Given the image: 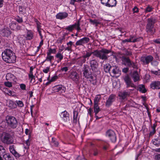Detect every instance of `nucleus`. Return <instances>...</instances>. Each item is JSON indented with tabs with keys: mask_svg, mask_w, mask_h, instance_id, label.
Listing matches in <instances>:
<instances>
[{
	"mask_svg": "<svg viewBox=\"0 0 160 160\" xmlns=\"http://www.w3.org/2000/svg\"><path fill=\"white\" fill-rule=\"evenodd\" d=\"M3 60L7 62L11 63L14 62L15 60V56L12 51L7 49L2 53Z\"/></svg>",
	"mask_w": 160,
	"mask_h": 160,
	"instance_id": "1",
	"label": "nucleus"
},
{
	"mask_svg": "<svg viewBox=\"0 0 160 160\" xmlns=\"http://www.w3.org/2000/svg\"><path fill=\"white\" fill-rule=\"evenodd\" d=\"M111 52V51L105 48H103L100 51L96 50L93 52V54L99 58L105 60L108 58L107 54Z\"/></svg>",
	"mask_w": 160,
	"mask_h": 160,
	"instance_id": "2",
	"label": "nucleus"
},
{
	"mask_svg": "<svg viewBox=\"0 0 160 160\" xmlns=\"http://www.w3.org/2000/svg\"><path fill=\"white\" fill-rule=\"evenodd\" d=\"M83 74L85 77L89 79V81L93 85H95L97 82V78L96 76L91 74L88 70L85 68L83 70Z\"/></svg>",
	"mask_w": 160,
	"mask_h": 160,
	"instance_id": "3",
	"label": "nucleus"
},
{
	"mask_svg": "<svg viewBox=\"0 0 160 160\" xmlns=\"http://www.w3.org/2000/svg\"><path fill=\"white\" fill-rule=\"evenodd\" d=\"M6 120L8 125L10 128H14L17 127L18 122L15 117L8 116L6 117Z\"/></svg>",
	"mask_w": 160,
	"mask_h": 160,
	"instance_id": "4",
	"label": "nucleus"
},
{
	"mask_svg": "<svg viewBox=\"0 0 160 160\" xmlns=\"http://www.w3.org/2000/svg\"><path fill=\"white\" fill-rule=\"evenodd\" d=\"M148 23L146 28V32L150 34H153L155 31L153 27L154 22H153L152 18H149L148 19Z\"/></svg>",
	"mask_w": 160,
	"mask_h": 160,
	"instance_id": "5",
	"label": "nucleus"
},
{
	"mask_svg": "<svg viewBox=\"0 0 160 160\" xmlns=\"http://www.w3.org/2000/svg\"><path fill=\"white\" fill-rule=\"evenodd\" d=\"M101 3L109 7L115 6L117 4L116 0H101Z\"/></svg>",
	"mask_w": 160,
	"mask_h": 160,
	"instance_id": "6",
	"label": "nucleus"
},
{
	"mask_svg": "<svg viewBox=\"0 0 160 160\" xmlns=\"http://www.w3.org/2000/svg\"><path fill=\"white\" fill-rule=\"evenodd\" d=\"M68 77L72 81L76 82H78L79 81V77L78 73L75 71H73L71 72Z\"/></svg>",
	"mask_w": 160,
	"mask_h": 160,
	"instance_id": "7",
	"label": "nucleus"
},
{
	"mask_svg": "<svg viewBox=\"0 0 160 160\" xmlns=\"http://www.w3.org/2000/svg\"><path fill=\"white\" fill-rule=\"evenodd\" d=\"M153 58L151 55L142 57L141 58V61L143 64H148L151 62L153 60Z\"/></svg>",
	"mask_w": 160,
	"mask_h": 160,
	"instance_id": "8",
	"label": "nucleus"
},
{
	"mask_svg": "<svg viewBox=\"0 0 160 160\" xmlns=\"http://www.w3.org/2000/svg\"><path fill=\"white\" fill-rule=\"evenodd\" d=\"M106 136L110 138L111 141L114 142L116 141V138L114 132L112 130H109L106 132Z\"/></svg>",
	"mask_w": 160,
	"mask_h": 160,
	"instance_id": "9",
	"label": "nucleus"
},
{
	"mask_svg": "<svg viewBox=\"0 0 160 160\" xmlns=\"http://www.w3.org/2000/svg\"><path fill=\"white\" fill-rule=\"evenodd\" d=\"M80 23L79 21H78L77 22L74 24L70 25L68 27H67L66 29L68 30L69 31H72L74 29H76L77 31H79L80 29V28L79 27Z\"/></svg>",
	"mask_w": 160,
	"mask_h": 160,
	"instance_id": "10",
	"label": "nucleus"
},
{
	"mask_svg": "<svg viewBox=\"0 0 160 160\" xmlns=\"http://www.w3.org/2000/svg\"><path fill=\"white\" fill-rule=\"evenodd\" d=\"M0 33L2 36L8 37L11 34V32L8 27H4L0 31Z\"/></svg>",
	"mask_w": 160,
	"mask_h": 160,
	"instance_id": "11",
	"label": "nucleus"
},
{
	"mask_svg": "<svg viewBox=\"0 0 160 160\" xmlns=\"http://www.w3.org/2000/svg\"><path fill=\"white\" fill-rule=\"evenodd\" d=\"M90 39L87 37H84L77 41L76 45L77 46L83 45L84 44L87 43L89 41Z\"/></svg>",
	"mask_w": 160,
	"mask_h": 160,
	"instance_id": "12",
	"label": "nucleus"
},
{
	"mask_svg": "<svg viewBox=\"0 0 160 160\" xmlns=\"http://www.w3.org/2000/svg\"><path fill=\"white\" fill-rule=\"evenodd\" d=\"M2 141L4 143L10 144L12 143V141L9 135L6 134L2 138Z\"/></svg>",
	"mask_w": 160,
	"mask_h": 160,
	"instance_id": "13",
	"label": "nucleus"
},
{
	"mask_svg": "<svg viewBox=\"0 0 160 160\" xmlns=\"http://www.w3.org/2000/svg\"><path fill=\"white\" fill-rule=\"evenodd\" d=\"M61 117L63 121L65 122H67L69 120V114L66 111L61 113Z\"/></svg>",
	"mask_w": 160,
	"mask_h": 160,
	"instance_id": "14",
	"label": "nucleus"
},
{
	"mask_svg": "<svg viewBox=\"0 0 160 160\" xmlns=\"http://www.w3.org/2000/svg\"><path fill=\"white\" fill-rule=\"evenodd\" d=\"M33 68L31 67L30 68V72L28 74V78L30 80L31 83H34L35 82V76L33 75Z\"/></svg>",
	"mask_w": 160,
	"mask_h": 160,
	"instance_id": "15",
	"label": "nucleus"
},
{
	"mask_svg": "<svg viewBox=\"0 0 160 160\" xmlns=\"http://www.w3.org/2000/svg\"><path fill=\"white\" fill-rule=\"evenodd\" d=\"M115 99V96L113 94L111 95L106 101V106H109L111 105Z\"/></svg>",
	"mask_w": 160,
	"mask_h": 160,
	"instance_id": "16",
	"label": "nucleus"
},
{
	"mask_svg": "<svg viewBox=\"0 0 160 160\" xmlns=\"http://www.w3.org/2000/svg\"><path fill=\"white\" fill-rule=\"evenodd\" d=\"M150 86L153 89H160V82L156 81L152 82L150 84Z\"/></svg>",
	"mask_w": 160,
	"mask_h": 160,
	"instance_id": "17",
	"label": "nucleus"
},
{
	"mask_svg": "<svg viewBox=\"0 0 160 160\" xmlns=\"http://www.w3.org/2000/svg\"><path fill=\"white\" fill-rule=\"evenodd\" d=\"M124 80L127 85V87L128 88L130 87H135V85L133 83L131 82L130 79L128 76H126L124 78Z\"/></svg>",
	"mask_w": 160,
	"mask_h": 160,
	"instance_id": "18",
	"label": "nucleus"
},
{
	"mask_svg": "<svg viewBox=\"0 0 160 160\" xmlns=\"http://www.w3.org/2000/svg\"><path fill=\"white\" fill-rule=\"evenodd\" d=\"M7 106L11 109L16 108L17 107V104L13 101L9 100L7 103Z\"/></svg>",
	"mask_w": 160,
	"mask_h": 160,
	"instance_id": "19",
	"label": "nucleus"
},
{
	"mask_svg": "<svg viewBox=\"0 0 160 160\" xmlns=\"http://www.w3.org/2000/svg\"><path fill=\"white\" fill-rule=\"evenodd\" d=\"M68 13L65 12H60L57 14V18L62 19L66 18L68 16Z\"/></svg>",
	"mask_w": 160,
	"mask_h": 160,
	"instance_id": "20",
	"label": "nucleus"
},
{
	"mask_svg": "<svg viewBox=\"0 0 160 160\" xmlns=\"http://www.w3.org/2000/svg\"><path fill=\"white\" fill-rule=\"evenodd\" d=\"M129 42H138L142 39V38L141 37L136 38L134 36H131L129 38H128Z\"/></svg>",
	"mask_w": 160,
	"mask_h": 160,
	"instance_id": "21",
	"label": "nucleus"
},
{
	"mask_svg": "<svg viewBox=\"0 0 160 160\" xmlns=\"http://www.w3.org/2000/svg\"><path fill=\"white\" fill-rule=\"evenodd\" d=\"M10 28L13 30L19 29L20 28V27H17V25L15 22H12L10 24Z\"/></svg>",
	"mask_w": 160,
	"mask_h": 160,
	"instance_id": "22",
	"label": "nucleus"
},
{
	"mask_svg": "<svg viewBox=\"0 0 160 160\" xmlns=\"http://www.w3.org/2000/svg\"><path fill=\"white\" fill-rule=\"evenodd\" d=\"M33 33L31 30H27L26 35V38L28 40H31L33 38Z\"/></svg>",
	"mask_w": 160,
	"mask_h": 160,
	"instance_id": "23",
	"label": "nucleus"
},
{
	"mask_svg": "<svg viewBox=\"0 0 160 160\" xmlns=\"http://www.w3.org/2000/svg\"><path fill=\"white\" fill-rule=\"evenodd\" d=\"M55 57L58 59L57 62L58 63L59 62L63 59V55L61 53H57L55 55Z\"/></svg>",
	"mask_w": 160,
	"mask_h": 160,
	"instance_id": "24",
	"label": "nucleus"
},
{
	"mask_svg": "<svg viewBox=\"0 0 160 160\" xmlns=\"http://www.w3.org/2000/svg\"><path fill=\"white\" fill-rule=\"evenodd\" d=\"M92 54H93V52H87L86 53L82 56L83 59L81 62L82 63L86 61V58H88Z\"/></svg>",
	"mask_w": 160,
	"mask_h": 160,
	"instance_id": "25",
	"label": "nucleus"
},
{
	"mask_svg": "<svg viewBox=\"0 0 160 160\" xmlns=\"http://www.w3.org/2000/svg\"><path fill=\"white\" fill-rule=\"evenodd\" d=\"M132 77L133 79V80L134 82H137L139 79V76L137 71H134L133 72Z\"/></svg>",
	"mask_w": 160,
	"mask_h": 160,
	"instance_id": "26",
	"label": "nucleus"
},
{
	"mask_svg": "<svg viewBox=\"0 0 160 160\" xmlns=\"http://www.w3.org/2000/svg\"><path fill=\"white\" fill-rule=\"evenodd\" d=\"M91 67L92 70H94L98 67L97 62L94 60L91 61L90 62Z\"/></svg>",
	"mask_w": 160,
	"mask_h": 160,
	"instance_id": "27",
	"label": "nucleus"
},
{
	"mask_svg": "<svg viewBox=\"0 0 160 160\" xmlns=\"http://www.w3.org/2000/svg\"><path fill=\"white\" fill-rule=\"evenodd\" d=\"M47 56H46V59L43 62L45 61H49L50 63L52 62V60L54 59V57L52 56H51L50 54H47Z\"/></svg>",
	"mask_w": 160,
	"mask_h": 160,
	"instance_id": "28",
	"label": "nucleus"
},
{
	"mask_svg": "<svg viewBox=\"0 0 160 160\" xmlns=\"http://www.w3.org/2000/svg\"><path fill=\"white\" fill-rule=\"evenodd\" d=\"M73 122L75 123H77L78 120V113L77 112L74 111L73 112Z\"/></svg>",
	"mask_w": 160,
	"mask_h": 160,
	"instance_id": "29",
	"label": "nucleus"
},
{
	"mask_svg": "<svg viewBox=\"0 0 160 160\" xmlns=\"http://www.w3.org/2000/svg\"><path fill=\"white\" fill-rule=\"evenodd\" d=\"M139 91L143 93H145L147 91L144 86L143 85H139Z\"/></svg>",
	"mask_w": 160,
	"mask_h": 160,
	"instance_id": "30",
	"label": "nucleus"
},
{
	"mask_svg": "<svg viewBox=\"0 0 160 160\" xmlns=\"http://www.w3.org/2000/svg\"><path fill=\"white\" fill-rule=\"evenodd\" d=\"M129 95V93L128 92H124L121 95V99L124 100L126 97Z\"/></svg>",
	"mask_w": 160,
	"mask_h": 160,
	"instance_id": "31",
	"label": "nucleus"
},
{
	"mask_svg": "<svg viewBox=\"0 0 160 160\" xmlns=\"http://www.w3.org/2000/svg\"><path fill=\"white\" fill-rule=\"evenodd\" d=\"M101 95H97L95 98L94 99V104H98V102L100 101L101 99Z\"/></svg>",
	"mask_w": 160,
	"mask_h": 160,
	"instance_id": "32",
	"label": "nucleus"
},
{
	"mask_svg": "<svg viewBox=\"0 0 160 160\" xmlns=\"http://www.w3.org/2000/svg\"><path fill=\"white\" fill-rule=\"evenodd\" d=\"M152 143L156 146L158 147L160 144V139L158 138L154 139L152 141Z\"/></svg>",
	"mask_w": 160,
	"mask_h": 160,
	"instance_id": "33",
	"label": "nucleus"
},
{
	"mask_svg": "<svg viewBox=\"0 0 160 160\" xmlns=\"http://www.w3.org/2000/svg\"><path fill=\"white\" fill-rule=\"evenodd\" d=\"M100 109L98 104H94V112L96 115L99 111Z\"/></svg>",
	"mask_w": 160,
	"mask_h": 160,
	"instance_id": "34",
	"label": "nucleus"
},
{
	"mask_svg": "<svg viewBox=\"0 0 160 160\" xmlns=\"http://www.w3.org/2000/svg\"><path fill=\"white\" fill-rule=\"evenodd\" d=\"M14 77L13 75L11 73H8L6 76V79L7 80H11Z\"/></svg>",
	"mask_w": 160,
	"mask_h": 160,
	"instance_id": "35",
	"label": "nucleus"
},
{
	"mask_svg": "<svg viewBox=\"0 0 160 160\" xmlns=\"http://www.w3.org/2000/svg\"><path fill=\"white\" fill-rule=\"evenodd\" d=\"M3 157L6 160H14V159L8 154H5Z\"/></svg>",
	"mask_w": 160,
	"mask_h": 160,
	"instance_id": "36",
	"label": "nucleus"
},
{
	"mask_svg": "<svg viewBox=\"0 0 160 160\" xmlns=\"http://www.w3.org/2000/svg\"><path fill=\"white\" fill-rule=\"evenodd\" d=\"M16 104L17 106L19 107H22L24 106V104L23 102L20 100H16Z\"/></svg>",
	"mask_w": 160,
	"mask_h": 160,
	"instance_id": "37",
	"label": "nucleus"
},
{
	"mask_svg": "<svg viewBox=\"0 0 160 160\" xmlns=\"http://www.w3.org/2000/svg\"><path fill=\"white\" fill-rule=\"evenodd\" d=\"M19 12L20 13L22 14H23L26 13V8L22 6H19Z\"/></svg>",
	"mask_w": 160,
	"mask_h": 160,
	"instance_id": "38",
	"label": "nucleus"
},
{
	"mask_svg": "<svg viewBox=\"0 0 160 160\" xmlns=\"http://www.w3.org/2000/svg\"><path fill=\"white\" fill-rule=\"evenodd\" d=\"M111 66L109 65V64H106L104 66V70L106 72H109L110 70V69L111 68Z\"/></svg>",
	"mask_w": 160,
	"mask_h": 160,
	"instance_id": "39",
	"label": "nucleus"
},
{
	"mask_svg": "<svg viewBox=\"0 0 160 160\" xmlns=\"http://www.w3.org/2000/svg\"><path fill=\"white\" fill-rule=\"evenodd\" d=\"M56 52V49L55 48L52 49L50 48L48 49V51L47 52V54L51 55V54L55 53Z\"/></svg>",
	"mask_w": 160,
	"mask_h": 160,
	"instance_id": "40",
	"label": "nucleus"
},
{
	"mask_svg": "<svg viewBox=\"0 0 160 160\" xmlns=\"http://www.w3.org/2000/svg\"><path fill=\"white\" fill-rule=\"evenodd\" d=\"M89 21L91 24L94 25H95L96 26L99 23V22L96 19L92 20L91 19H90Z\"/></svg>",
	"mask_w": 160,
	"mask_h": 160,
	"instance_id": "41",
	"label": "nucleus"
},
{
	"mask_svg": "<svg viewBox=\"0 0 160 160\" xmlns=\"http://www.w3.org/2000/svg\"><path fill=\"white\" fill-rule=\"evenodd\" d=\"M112 72L114 74H117L119 72V69L118 67H114L112 70Z\"/></svg>",
	"mask_w": 160,
	"mask_h": 160,
	"instance_id": "42",
	"label": "nucleus"
},
{
	"mask_svg": "<svg viewBox=\"0 0 160 160\" xmlns=\"http://www.w3.org/2000/svg\"><path fill=\"white\" fill-rule=\"evenodd\" d=\"M50 67H46L43 69L42 71L44 73H47L50 71Z\"/></svg>",
	"mask_w": 160,
	"mask_h": 160,
	"instance_id": "43",
	"label": "nucleus"
},
{
	"mask_svg": "<svg viewBox=\"0 0 160 160\" xmlns=\"http://www.w3.org/2000/svg\"><path fill=\"white\" fill-rule=\"evenodd\" d=\"M58 78V76L56 75L53 76L49 81L48 83L55 81Z\"/></svg>",
	"mask_w": 160,
	"mask_h": 160,
	"instance_id": "44",
	"label": "nucleus"
},
{
	"mask_svg": "<svg viewBox=\"0 0 160 160\" xmlns=\"http://www.w3.org/2000/svg\"><path fill=\"white\" fill-rule=\"evenodd\" d=\"M152 8L151 7L148 6L146 8L145 10V12L146 13L150 12L152 11Z\"/></svg>",
	"mask_w": 160,
	"mask_h": 160,
	"instance_id": "45",
	"label": "nucleus"
},
{
	"mask_svg": "<svg viewBox=\"0 0 160 160\" xmlns=\"http://www.w3.org/2000/svg\"><path fill=\"white\" fill-rule=\"evenodd\" d=\"M62 85H58L55 87V89L56 90L57 92H59L60 91L61 88H62Z\"/></svg>",
	"mask_w": 160,
	"mask_h": 160,
	"instance_id": "46",
	"label": "nucleus"
},
{
	"mask_svg": "<svg viewBox=\"0 0 160 160\" xmlns=\"http://www.w3.org/2000/svg\"><path fill=\"white\" fill-rule=\"evenodd\" d=\"M5 85L9 88L11 87L12 86V83L9 82H4Z\"/></svg>",
	"mask_w": 160,
	"mask_h": 160,
	"instance_id": "47",
	"label": "nucleus"
},
{
	"mask_svg": "<svg viewBox=\"0 0 160 160\" xmlns=\"http://www.w3.org/2000/svg\"><path fill=\"white\" fill-rule=\"evenodd\" d=\"M9 150L10 152L12 154L16 151L13 146H11L9 147Z\"/></svg>",
	"mask_w": 160,
	"mask_h": 160,
	"instance_id": "48",
	"label": "nucleus"
},
{
	"mask_svg": "<svg viewBox=\"0 0 160 160\" xmlns=\"http://www.w3.org/2000/svg\"><path fill=\"white\" fill-rule=\"evenodd\" d=\"M151 72L153 74L156 75H159L160 74V72H159V71H155L151 70Z\"/></svg>",
	"mask_w": 160,
	"mask_h": 160,
	"instance_id": "49",
	"label": "nucleus"
},
{
	"mask_svg": "<svg viewBox=\"0 0 160 160\" xmlns=\"http://www.w3.org/2000/svg\"><path fill=\"white\" fill-rule=\"evenodd\" d=\"M20 87L21 89L22 90H26V85L23 83H22L20 84Z\"/></svg>",
	"mask_w": 160,
	"mask_h": 160,
	"instance_id": "50",
	"label": "nucleus"
},
{
	"mask_svg": "<svg viewBox=\"0 0 160 160\" xmlns=\"http://www.w3.org/2000/svg\"><path fill=\"white\" fill-rule=\"evenodd\" d=\"M125 61L126 62V64L127 65L130 66L131 64V61L128 58H126Z\"/></svg>",
	"mask_w": 160,
	"mask_h": 160,
	"instance_id": "51",
	"label": "nucleus"
},
{
	"mask_svg": "<svg viewBox=\"0 0 160 160\" xmlns=\"http://www.w3.org/2000/svg\"><path fill=\"white\" fill-rule=\"evenodd\" d=\"M25 144H26V148H28L29 146H30V142L29 139L27 140L25 142Z\"/></svg>",
	"mask_w": 160,
	"mask_h": 160,
	"instance_id": "52",
	"label": "nucleus"
},
{
	"mask_svg": "<svg viewBox=\"0 0 160 160\" xmlns=\"http://www.w3.org/2000/svg\"><path fill=\"white\" fill-rule=\"evenodd\" d=\"M12 154L14 155L16 158H18L20 156V155L16 151L15 152L13 153Z\"/></svg>",
	"mask_w": 160,
	"mask_h": 160,
	"instance_id": "53",
	"label": "nucleus"
},
{
	"mask_svg": "<svg viewBox=\"0 0 160 160\" xmlns=\"http://www.w3.org/2000/svg\"><path fill=\"white\" fill-rule=\"evenodd\" d=\"M132 11L134 13H137L138 12V8L137 7H135L133 8Z\"/></svg>",
	"mask_w": 160,
	"mask_h": 160,
	"instance_id": "54",
	"label": "nucleus"
},
{
	"mask_svg": "<svg viewBox=\"0 0 160 160\" xmlns=\"http://www.w3.org/2000/svg\"><path fill=\"white\" fill-rule=\"evenodd\" d=\"M36 23V25H37V29H41V25H40V23H39L38 22H37Z\"/></svg>",
	"mask_w": 160,
	"mask_h": 160,
	"instance_id": "55",
	"label": "nucleus"
},
{
	"mask_svg": "<svg viewBox=\"0 0 160 160\" xmlns=\"http://www.w3.org/2000/svg\"><path fill=\"white\" fill-rule=\"evenodd\" d=\"M61 70L62 71H64L65 72H66L68 70V68L67 67H65L62 68L61 69Z\"/></svg>",
	"mask_w": 160,
	"mask_h": 160,
	"instance_id": "56",
	"label": "nucleus"
},
{
	"mask_svg": "<svg viewBox=\"0 0 160 160\" xmlns=\"http://www.w3.org/2000/svg\"><path fill=\"white\" fill-rule=\"evenodd\" d=\"M155 132V129L153 128V130L152 131H151L149 133V135L150 136H152L153 135Z\"/></svg>",
	"mask_w": 160,
	"mask_h": 160,
	"instance_id": "57",
	"label": "nucleus"
},
{
	"mask_svg": "<svg viewBox=\"0 0 160 160\" xmlns=\"http://www.w3.org/2000/svg\"><path fill=\"white\" fill-rule=\"evenodd\" d=\"M151 64L153 65L157 66L158 64V62L156 61H154L151 62Z\"/></svg>",
	"mask_w": 160,
	"mask_h": 160,
	"instance_id": "58",
	"label": "nucleus"
},
{
	"mask_svg": "<svg viewBox=\"0 0 160 160\" xmlns=\"http://www.w3.org/2000/svg\"><path fill=\"white\" fill-rule=\"evenodd\" d=\"M43 40H42L39 43V46L38 47V48L39 49L41 48V47L43 44Z\"/></svg>",
	"mask_w": 160,
	"mask_h": 160,
	"instance_id": "59",
	"label": "nucleus"
},
{
	"mask_svg": "<svg viewBox=\"0 0 160 160\" xmlns=\"http://www.w3.org/2000/svg\"><path fill=\"white\" fill-rule=\"evenodd\" d=\"M62 88H61V90L60 91L61 92H65L66 90V88L62 86Z\"/></svg>",
	"mask_w": 160,
	"mask_h": 160,
	"instance_id": "60",
	"label": "nucleus"
},
{
	"mask_svg": "<svg viewBox=\"0 0 160 160\" xmlns=\"http://www.w3.org/2000/svg\"><path fill=\"white\" fill-rule=\"evenodd\" d=\"M155 158L156 160H160V154H158L156 155Z\"/></svg>",
	"mask_w": 160,
	"mask_h": 160,
	"instance_id": "61",
	"label": "nucleus"
},
{
	"mask_svg": "<svg viewBox=\"0 0 160 160\" xmlns=\"http://www.w3.org/2000/svg\"><path fill=\"white\" fill-rule=\"evenodd\" d=\"M16 21L19 23H21L22 22V18H19L16 19Z\"/></svg>",
	"mask_w": 160,
	"mask_h": 160,
	"instance_id": "62",
	"label": "nucleus"
},
{
	"mask_svg": "<svg viewBox=\"0 0 160 160\" xmlns=\"http://www.w3.org/2000/svg\"><path fill=\"white\" fill-rule=\"evenodd\" d=\"M128 68H125L122 69V72H124L126 73L128 71Z\"/></svg>",
	"mask_w": 160,
	"mask_h": 160,
	"instance_id": "63",
	"label": "nucleus"
},
{
	"mask_svg": "<svg viewBox=\"0 0 160 160\" xmlns=\"http://www.w3.org/2000/svg\"><path fill=\"white\" fill-rule=\"evenodd\" d=\"M38 31L39 32V35H41L42 34V31H43V30L42 29H38Z\"/></svg>",
	"mask_w": 160,
	"mask_h": 160,
	"instance_id": "64",
	"label": "nucleus"
}]
</instances>
